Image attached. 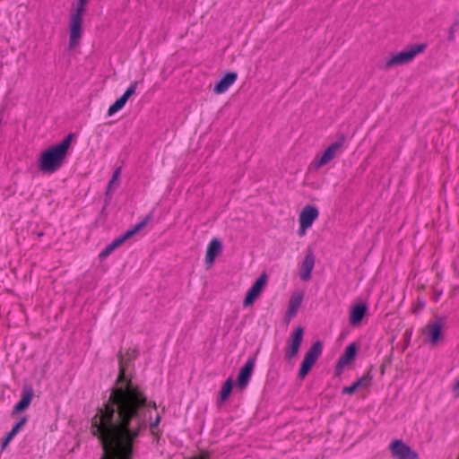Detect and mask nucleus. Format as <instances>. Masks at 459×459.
Masks as SVG:
<instances>
[{"label":"nucleus","instance_id":"nucleus-22","mask_svg":"<svg viewBox=\"0 0 459 459\" xmlns=\"http://www.w3.org/2000/svg\"><path fill=\"white\" fill-rule=\"evenodd\" d=\"M27 422V417H22L13 428V429L7 434L5 439L3 442V448H5L9 442L13 438V437L19 432V430L24 426Z\"/></svg>","mask_w":459,"mask_h":459},{"label":"nucleus","instance_id":"nucleus-2","mask_svg":"<svg viewBox=\"0 0 459 459\" xmlns=\"http://www.w3.org/2000/svg\"><path fill=\"white\" fill-rule=\"evenodd\" d=\"M89 0H74L68 17V49L74 50L79 46L83 35V18Z\"/></svg>","mask_w":459,"mask_h":459},{"label":"nucleus","instance_id":"nucleus-11","mask_svg":"<svg viewBox=\"0 0 459 459\" xmlns=\"http://www.w3.org/2000/svg\"><path fill=\"white\" fill-rule=\"evenodd\" d=\"M303 333L304 331L301 326H297L292 332L285 350L287 359H291L298 354L303 340Z\"/></svg>","mask_w":459,"mask_h":459},{"label":"nucleus","instance_id":"nucleus-3","mask_svg":"<svg viewBox=\"0 0 459 459\" xmlns=\"http://www.w3.org/2000/svg\"><path fill=\"white\" fill-rule=\"evenodd\" d=\"M72 135L65 137L60 143L43 151L39 158V169L43 173H54L63 164L71 144Z\"/></svg>","mask_w":459,"mask_h":459},{"label":"nucleus","instance_id":"nucleus-28","mask_svg":"<svg viewBox=\"0 0 459 459\" xmlns=\"http://www.w3.org/2000/svg\"><path fill=\"white\" fill-rule=\"evenodd\" d=\"M160 417L159 415H157L156 418H155V420L153 422H151V424H150L151 428L154 429L155 427H157L159 422H160Z\"/></svg>","mask_w":459,"mask_h":459},{"label":"nucleus","instance_id":"nucleus-14","mask_svg":"<svg viewBox=\"0 0 459 459\" xmlns=\"http://www.w3.org/2000/svg\"><path fill=\"white\" fill-rule=\"evenodd\" d=\"M137 88V82H134L130 84V86L127 88V90L124 92V94L118 98L109 108L108 110V115L109 117L116 114L117 111L122 109L128 99L135 92Z\"/></svg>","mask_w":459,"mask_h":459},{"label":"nucleus","instance_id":"nucleus-16","mask_svg":"<svg viewBox=\"0 0 459 459\" xmlns=\"http://www.w3.org/2000/svg\"><path fill=\"white\" fill-rule=\"evenodd\" d=\"M221 241L217 238H212L206 248L205 264H208L209 266H212L216 257L221 255Z\"/></svg>","mask_w":459,"mask_h":459},{"label":"nucleus","instance_id":"nucleus-10","mask_svg":"<svg viewBox=\"0 0 459 459\" xmlns=\"http://www.w3.org/2000/svg\"><path fill=\"white\" fill-rule=\"evenodd\" d=\"M389 449L394 459H418V454L400 439L392 441Z\"/></svg>","mask_w":459,"mask_h":459},{"label":"nucleus","instance_id":"nucleus-20","mask_svg":"<svg viewBox=\"0 0 459 459\" xmlns=\"http://www.w3.org/2000/svg\"><path fill=\"white\" fill-rule=\"evenodd\" d=\"M367 309V305L364 303L352 306L350 311V324L353 326L358 325L363 319Z\"/></svg>","mask_w":459,"mask_h":459},{"label":"nucleus","instance_id":"nucleus-25","mask_svg":"<svg viewBox=\"0 0 459 459\" xmlns=\"http://www.w3.org/2000/svg\"><path fill=\"white\" fill-rule=\"evenodd\" d=\"M371 376L369 373L364 375L361 378H359L358 381L355 382L358 389L360 388V387H364V388H367L368 386H369L370 383H371Z\"/></svg>","mask_w":459,"mask_h":459},{"label":"nucleus","instance_id":"nucleus-12","mask_svg":"<svg viewBox=\"0 0 459 459\" xmlns=\"http://www.w3.org/2000/svg\"><path fill=\"white\" fill-rule=\"evenodd\" d=\"M255 365V359L249 358L245 365L240 368L238 378H237V387L239 388L240 391L244 390L251 378L254 368Z\"/></svg>","mask_w":459,"mask_h":459},{"label":"nucleus","instance_id":"nucleus-6","mask_svg":"<svg viewBox=\"0 0 459 459\" xmlns=\"http://www.w3.org/2000/svg\"><path fill=\"white\" fill-rule=\"evenodd\" d=\"M318 216L319 210L316 206L312 204H307L304 206L299 214V228L298 233L300 237L306 235L307 230L312 227Z\"/></svg>","mask_w":459,"mask_h":459},{"label":"nucleus","instance_id":"nucleus-19","mask_svg":"<svg viewBox=\"0 0 459 459\" xmlns=\"http://www.w3.org/2000/svg\"><path fill=\"white\" fill-rule=\"evenodd\" d=\"M33 397V389L31 386H24L22 393L21 400L16 403L13 408V413H19L24 410H26Z\"/></svg>","mask_w":459,"mask_h":459},{"label":"nucleus","instance_id":"nucleus-27","mask_svg":"<svg viewBox=\"0 0 459 459\" xmlns=\"http://www.w3.org/2000/svg\"><path fill=\"white\" fill-rule=\"evenodd\" d=\"M356 390H358V387H357L356 384L354 383L353 385H351L350 386H345L342 389V394H352Z\"/></svg>","mask_w":459,"mask_h":459},{"label":"nucleus","instance_id":"nucleus-1","mask_svg":"<svg viewBox=\"0 0 459 459\" xmlns=\"http://www.w3.org/2000/svg\"><path fill=\"white\" fill-rule=\"evenodd\" d=\"M155 409V403L148 402L143 391L126 378L120 363L119 376L108 402L91 419V430L101 442L102 459H130L132 443Z\"/></svg>","mask_w":459,"mask_h":459},{"label":"nucleus","instance_id":"nucleus-13","mask_svg":"<svg viewBox=\"0 0 459 459\" xmlns=\"http://www.w3.org/2000/svg\"><path fill=\"white\" fill-rule=\"evenodd\" d=\"M304 299V293L301 290H295L291 293L288 308L285 313V320L290 322L298 313Z\"/></svg>","mask_w":459,"mask_h":459},{"label":"nucleus","instance_id":"nucleus-4","mask_svg":"<svg viewBox=\"0 0 459 459\" xmlns=\"http://www.w3.org/2000/svg\"><path fill=\"white\" fill-rule=\"evenodd\" d=\"M426 48L424 44H416L403 49L402 51L389 55L385 60L384 67L391 69L396 66L411 63L417 55L422 53Z\"/></svg>","mask_w":459,"mask_h":459},{"label":"nucleus","instance_id":"nucleus-24","mask_svg":"<svg viewBox=\"0 0 459 459\" xmlns=\"http://www.w3.org/2000/svg\"><path fill=\"white\" fill-rule=\"evenodd\" d=\"M121 169L117 168L115 169L112 178L108 186V192L115 190L119 185V178H120Z\"/></svg>","mask_w":459,"mask_h":459},{"label":"nucleus","instance_id":"nucleus-23","mask_svg":"<svg viewBox=\"0 0 459 459\" xmlns=\"http://www.w3.org/2000/svg\"><path fill=\"white\" fill-rule=\"evenodd\" d=\"M233 381L231 377H229L222 385L220 392V400L221 403L225 402L230 396L232 390Z\"/></svg>","mask_w":459,"mask_h":459},{"label":"nucleus","instance_id":"nucleus-18","mask_svg":"<svg viewBox=\"0 0 459 459\" xmlns=\"http://www.w3.org/2000/svg\"><path fill=\"white\" fill-rule=\"evenodd\" d=\"M315 266V256L311 251L307 252L299 269L301 280L307 281L311 279L312 271Z\"/></svg>","mask_w":459,"mask_h":459},{"label":"nucleus","instance_id":"nucleus-15","mask_svg":"<svg viewBox=\"0 0 459 459\" xmlns=\"http://www.w3.org/2000/svg\"><path fill=\"white\" fill-rule=\"evenodd\" d=\"M151 220V215H147L142 221L137 223L134 228L128 230L126 232H125L122 236L117 238L114 239L110 245L113 247L114 249L118 247L120 245H122L126 240L132 238L134 234L139 232L142 229H143L147 223Z\"/></svg>","mask_w":459,"mask_h":459},{"label":"nucleus","instance_id":"nucleus-17","mask_svg":"<svg viewBox=\"0 0 459 459\" xmlns=\"http://www.w3.org/2000/svg\"><path fill=\"white\" fill-rule=\"evenodd\" d=\"M238 74L235 72L226 73L214 85L213 91L216 94L224 93L237 81Z\"/></svg>","mask_w":459,"mask_h":459},{"label":"nucleus","instance_id":"nucleus-26","mask_svg":"<svg viewBox=\"0 0 459 459\" xmlns=\"http://www.w3.org/2000/svg\"><path fill=\"white\" fill-rule=\"evenodd\" d=\"M115 249L113 248V247L109 244L106 247V248L104 250H102L100 254V257L101 259H105L106 257H108Z\"/></svg>","mask_w":459,"mask_h":459},{"label":"nucleus","instance_id":"nucleus-5","mask_svg":"<svg viewBox=\"0 0 459 459\" xmlns=\"http://www.w3.org/2000/svg\"><path fill=\"white\" fill-rule=\"evenodd\" d=\"M343 143L342 141L334 142L329 144L326 149L318 153L310 164V168L317 170L320 168L330 163L342 149Z\"/></svg>","mask_w":459,"mask_h":459},{"label":"nucleus","instance_id":"nucleus-9","mask_svg":"<svg viewBox=\"0 0 459 459\" xmlns=\"http://www.w3.org/2000/svg\"><path fill=\"white\" fill-rule=\"evenodd\" d=\"M268 281V275L263 273L247 290L243 301L245 307H251L256 299L260 297Z\"/></svg>","mask_w":459,"mask_h":459},{"label":"nucleus","instance_id":"nucleus-21","mask_svg":"<svg viewBox=\"0 0 459 459\" xmlns=\"http://www.w3.org/2000/svg\"><path fill=\"white\" fill-rule=\"evenodd\" d=\"M356 352H357V347L354 343L348 345L344 351V353L339 359V361L337 364L338 368L342 369L347 364L351 362L355 359Z\"/></svg>","mask_w":459,"mask_h":459},{"label":"nucleus","instance_id":"nucleus-8","mask_svg":"<svg viewBox=\"0 0 459 459\" xmlns=\"http://www.w3.org/2000/svg\"><path fill=\"white\" fill-rule=\"evenodd\" d=\"M444 327L445 323L442 319L437 318L429 321L422 330L423 334L426 336V341L432 346H436L442 339Z\"/></svg>","mask_w":459,"mask_h":459},{"label":"nucleus","instance_id":"nucleus-7","mask_svg":"<svg viewBox=\"0 0 459 459\" xmlns=\"http://www.w3.org/2000/svg\"><path fill=\"white\" fill-rule=\"evenodd\" d=\"M322 352V344L320 342H316L309 348V350L306 352L303 361L300 365V368L299 370V377L303 379L308 372L311 370L312 367L316 362L318 357Z\"/></svg>","mask_w":459,"mask_h":459}]
</instances>
